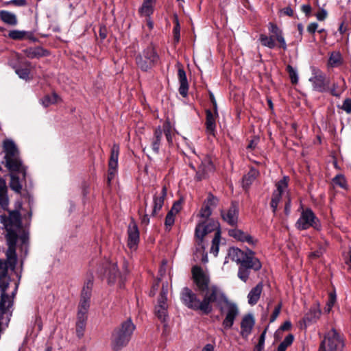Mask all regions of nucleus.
<instances>
[{"label":"nucleus","mask_w":351,"mask_h":351,"mask_svg":"<svg viewBox=\"0 0 351 351\" xmlns=\"http://www.w3.org/2000/svg\"><path fill=\"white\" fill-rule=\"evenodd\" d=\"M3 146L5 152V167L12 173H21L25 178L26 167L20 158L19 152L14 141L7 139L3 141ZM10 187L17 193H20L22 189L19 178L13 173L10 174Z\"/></svg>","instance_id":"nucleus-1"},{"label":"nucleus","mask_w":351,"mask_h":351,"mask_svg":"<svg viewBox=\"0 0 351 351\" xmlns=\"http://www.w3.org/2000/svg\"><path fill=\"white\" fill-rule=\"evenodd\" d=\"M3 223L7 231L5 237L8 246L5 254L10 265L14 266L16 261V244L21 225L19 212L16 210L10 212L8 217L3 218Z\"/></svg>","instance_id":"nucleus-2"},{"label":"nucleus","mask_w":351,"mask_h":351,"mask_svg":"<svg viewBox=\"0 0 351 351\" xmlns=\"http://www.w3.org/2000/svg\"><path fill=\"white\" fill-rule=\"evenodd\" d=\"M136 326L130 318L127 319L115 328L111 335V347L119 351L125 347L132 339Z\"/></svg>","instance_id":"nucleus-3"},{"label":"nucleus","mask_w":351,"mask_h":351,"mask_svg":"<svg viewBox=\"0 0 351 351\" xmlns=\"http://www.w3.org/2000/svg\"><path fill=\"white\" fill-rule=\"evenodd\" d=\"M218 230L220 231L219 223L213 220L200 222L195 228V237L198 239L197 245L199 246L198 248H197L195 254L197 256V253H199L202 255V261L204 263L208 261V257L207 254L204 252L205 247L204 245L203 238L207 234L212 232H215V233Z\"/></svg>","instance_id":"nucleus-4"},{"label":"nucleus","mask_w":351,"mask_h":351,"mask_svg":"<svg viewBox=\"0 0 351 351\" xmlns=\"http://www.w3.org/2000/svg\"><path fill=\"white\" fill-rule=\"evenodd\" d=\"M204 293L202 307V313L206 315L209 314L213 311L211 303L216 302L219 306L227 299L224 293L216 285L208 287Z\"/></svg>","instance_id":"nucleus-5"},{"label":"nucleus","mask_w":351,"mask_h":351,"mask_svg":"<svg viewBox=\"0 0 351 351\" xmlns=\"http://www.w3.org/2000/svg\"><path fill=\"white\" fill-rule=\"evenodd\" d=\"M344 341L342 335L332 328L324 336L318 351H342Z\"/></svg>","instance_id":"nucleus-6"},{"label":"nucleus","mask_w":351,"mask_h":351,"mask_svg":"<svg viewBox=\"0 0 351 351\" xmlns=\"http://www.w3.org/2000/svg\"><path fill=\"white\" fill-rule=\"evenodd\" d=\"M221 314L225 315L222 325L225 329L230 328L234 322L235 318L239 313L236 304L230 302L228 298L219 306Z\"/></svg>","instance_id":"nucleus-7"},{"label":"nucleus","mask_w":351,"mask_h":351,"mask_svg":"<svg viewBox=\"0 0 351 351\" xmlns=\"http://www.w3.org/2000/svg\"><path fill=\"white\" fill-rule=\"evenodd\" d=\"M93 287V278L92 276H90L86 280L83 286L78 306L77 315L87 316L86 315L90 307V300L91 297Z\"/></svg>","instance_id":"nucleus-8"},{"label":"nucleus","mask_w":351,"mask_h":351,"mask_svg":"<svg viewBox=\"0 0 351 351\" xmlns=\"http://www.w3.org/2000/svg\"><path fill=\"white\" fill-rule=\"evenodd\" d=\"M158 59L155 49L152 47H149L136 58V62L142 71H146L151 69Z\"/></svg>","instance_id":"nucleus-9"},{"label":"nucleus","mask_w":351,"mask_h":351,"mask_svg":"<svg viewBox=\"0 0 351 351\" xmlns=\"http://www.w3.org/2000/svg\"><path fill=\"white\" fill-rule=\"evenodd\" d=\"M296 227L300 230H306L310 227L318 229L319 227V221L313 212L307 208L302 210L300 218L296 222Z\"/></svg>","instance_id":"nucleus-10"},{"label":"nucleus","mask_w":351,"mask_h":351,"mask_svg":"<svg viewBox=\"0 0 351 351\" xmlns=\"http://www.w3.org/2000/svg\"><path fill=\"white\" fill-rule=\"evenodd\" d=\"M309 82L315 91L324 93L328 90L329 82L325 74L317 69H312V76L309 78Z\"/></svg>","instance_id":"nucleus-11"},{"label":"nucleus","mask_w":351,"mask_h":351,"mask_svg":"<svg viewBox=\"0 0 351 351\" xmlns=\"http://www.w3.org/2000/svg\"><path fill=\"white\" fill-rule=\"evenodd\" d=\"M200 163L196 171L195 179L198 181L206 179L214 172L215 167L210 158L208 156H202L199 157Z\"/></svg>","instance_id":"nucleus-12"},{"label":"nucleus","mask_w":351,"mask_h":351,"mask_svg":"<svg viewBox=\"0 0 351 351\" xmlns=\"http://www.w3.org/2000/svg\"><path fill=\"white\" fill-rule=\"evenodd\" d=\"M181 300L189 308L202 312V301L190 289L185 287L181 293Z\"/></svg>","instance_id":"nucleus-13"},{"label":"nucleus","mask_w":351,"mask_h":351,"mask_svg":"<svg viewBox=\"0 0 351 351\" xmlns=\"http://www.w3.org/2000/svg\"><path fill=\"white\" fill-rule=\"evenodd\" d=\"M192 274L198 290L201 292H204L206 289L210 287V278L208 274L200 267L197 265L192 268Z\"/></svg>","instance_id":"nucleus-14"},{"label":"nucleus","mask_w":351,"mask_h":351,"mask_svg":"<svg viewBox=\"0 0 351 351\" xmlns=\"http://www.w3.org/2000/svg\"><path fill=\"white\" fill-rule=\"evenodd\" d=\"M119 154V145L114 144L111 148L110 157L108 162V182L110 183L111 180L114 178L117 173V169L118 167V158Z\"/></svg>","instance_id":"nucleus-15"},{"label":"nucleus","mask_w":351,"mask_h":351,"mask_svg":"<svg viewBox=\"0 0 351 351\" xmlns=\"http://www.w3.org/2000/svg\"><path fill=\"white\" fill-rule=\"evenodd\" d=\"M6 258H8L7 256ZM16 263H17V261ZM16 265V263L14 266H12L8 258L6 261L0 260V289H8L10 280L8 275V267L14 270Z\"/></svg>","instance_id":"nucleus-16"},{"label":"nucleus","mask_w":351,"mask_h":351,"mask_svg":"<svg viewBox=\"0 0 351 351\" xmlns=\"http://www.w3.org/2000/svg\"><path fill=\"white\" fill-rule=\"evenodd\" d=\"M1 289V299H0V320H2L4 315L6 316L11 315L10 309L13 304V299L5 291L7 289Z\"/></svg>","instance_id":"nucleus-17"},{"label":"nucleus","mask_w":351,"mask_h":351,"mask_svg":"<svg viewBox=\"0 0 351 351\" xmlns=\"http://www.w3.org/2000/svg\"><path fill=\"white\" fill-rule=\"evenodd\" d=\"M128 245L131 250L136 248L139 242V231L136 222L132 219L128 227Z\"/></svg>","instance_id":"nucleus-18"},{"label":"nucleus","mask_w":351,"mask_h":351,"mask_svg":"<svg viewBox=\"0 0 351 351\" xmlns=\"http://www.w3.org/2000/svg\"><path fill=\"white\" fill-rule=\"evenodd\" d=\"M221 217L223 219L231 226L237 225L239 217V208L236 203H232L230 207L227 210H221Z\"/></svg>","instance_id":"nucleus-19"},{"label":"nucleus","mask_w":351,"mask_h":351,"mask_svg":"<svg viewBox=\"0 0 351 351\" xmlns=\"http://www.w3.org/2000/svg\"><path fill=\"white\" fill-rule=\"evenodd\" d=\"M321 314L322 311L319 307V304L318 303L315 304L305 314L302 321L306 326L311 323L316 322L319 319Z\"/></svg>","instance_id":"nucleus-20"},{"label":"nucleus","mask_w":351,"mask_h":351,"mask_svg":"<svg viewBox=\"0 0 351 351\" xmlns=\"http://www.w3.org/2000/svg\"><path fill=\"white\" fill-rule=\"evenodd\" d=\"M255 320L252 314L245 315L241 322V335L243 337H247L252 332L254 326Z\"/></svg>","instance_id":"nucleus-21"},{"label":"nucleus","mask_w":351,"mask_h":351,"mask_svg":"<svg viewBox=\"0 0 351 351\" xmlns=\"http://www.w3.org/2000/svg\"><path fill=\"white\" fill-rule=\"evenodd\" d=\"M178 77L180 83L179 93L185 97L187 96L189 90V84L186 78V72L182 66L179 64L178 69Z\"/></svg>","instance_id":"nucleus-22"},{"label":"nucleus","mask_w":351,"mask_h":351,"mask_svg":"<svg viewBox=\"0 0 351 351\" xmlns=\"http://www.w3.org/2000/svg\"><path fill=\"white\" fill-rule=\"evenodd\" d=\"M167 196V188L163 186L159 194L156 193L154 195V206L152 213V216H155L162 208L165 199Z\"/></svg>","instance_id":"nucleus-23"},{"label":"nucleus","mask_w":351,"mask_h":351,"mask_svg":"<svg viewBox=\"0 0 351 351\" xmlns=\"http://www.w3.org/2000/svg\"><path fill=\"white\" fill-rule=\"evenodd\" d=\"M269 31L272 34V38L275 37L279 43L280 47L284 50L287 49V44L283 36L282 31L274 23H269L268 25Z\"/></svg>","instance_id":"nucleus-24"},{"label":"nucleus","mask_w":351,"mask_h":351,"mask_svg":"<svg viewBox=\"0 0 351 351\" xmlns=\"http://www.w3.org/2000/svg\"><path fill=\"white\" fill-rule=\"evenodd\" d=\"M229 235L238 241L246 242L252 245L256 243L252 237L239 229L230 230Z\"/></svg>","instance_id":"nucleus-25"},{"label":"nucleus","mask_w":351,"mask_h":351,"mask_svg":"<svg viewBox=\"0 0 351 351\" xmlns=\"http://www.w3.org/2000/svg\"><path fill=\"white\" fill-rule=\"evenodd\" d=\"M206 133L208 135L215 136V129H216V114H217V111H215V114L212 112L210 110H207L206 111Z\"/></svg>","instance_id":"nucleus-26"},{"label":"nucleus","mask_w":351,"mask_h":351,"mask_svg":"<svg viewBox=\"0 0 351 351\" xmlns=\"http://www.w3.org/2000/svg\"><path fill=\"white\" fill-rule=\"evenodd\" d=\"M241 265H245V267L250 269H252L255 271L260 269L261 267L259 260L254 257V253L252 251H250L249 253L246 254Z\"/></svg>","instance_id":"nucleus-27"},{"label":"nucleus","mask_w":351,"mask_h":351,"mask_svg":"<svg viewBox=\"0 0 351 351\" xmlns=\"http://www.w3.org/2000/svg\"><path fill=\"white\" fill-rule=\"evenodd\" d=\"M263 288V283L259 282L250 290L247 295V302L249 304L254 306L258 302L262 293Z\"/></svg>","instance_id":"nucleus-28"},{"label":"nucleus","mask_w":351,"mask_h":351,"mask_svg":"<svg viewBox=\"0 0 351 351\" xmlns=\"http://www.w3.org/2000/svg\"><path fill=\"white\" fill-rule=\"evenodd\" d=\"M24 54L29 58H40L48 55V51L43 47H29L23 50Z\"/></svg>","instance_id":"nucleus-29"},{"label":"nucleus","mask_w":351,"mask_h":351,"mask_svg":"<svg viewBox=\"0 0 351 351\" xmlns=\"http://www.w3.org/2000/svg\"><path fill=\"white\" fill-rule=\"evenodd\" d=\"M106 275L108 278V282L109 284H114L119 280L121 282H123L122 277L120 276L117 269V265L115 263H110L106 271Z\"/></svg>","instance_id":"nucleus-30"},{"label":"nucleus","mask_w":351,"mask_h":351,"mask_svg":"<svg viewBox=\"0 0 351 351\" xmlns=\"http://www.w3.org/2000/svg\"><path fill=\"white\" fill-rule=\"evenodd\" d=\"M155 313L160 321H165L166 317L167 316V300H163V299L158 300V304L155 308Z\"/></svg>","instance_id":"nucleus-31"},{"label":"nucleus","mask_w":351,"mask_h":351,"mask_svg":"<svg viewBox=\"0 0 351 351\" xmlns=\"http://www.w3.org/2000/svg\"><path fill=\"white\" fill-rule=\"evenodd\" d=\"M8 189L5 181L0 180V206L3 209H7L9 204L8 197Z\"/></svg>","instance_id":"nucleus-32"},{"label":"nucleus","mask_w":351,"mask_h":351,"mask_svg":"<svg viewBox=\"0 0 351 351\" xmlns=\"http://www.w3.org/2000/svg\"><path fill=\"white\" fill-rule=\"evenodd\" d=\"M162 138V131L161 128L158 127L155 130L154 136L151 139V147L154 152L156 154L159 152Z\"/></svg>","instance_id":"nucleus-33"},{"label":"nucleus","mask_w":351,"mask_h":351,"mask_svg":"<svg viewBox=\"0 0 351 351\" xmlns=\"http://www.w3.org/2000/svg\"><path fill=\"white\" fill-rule=\"evenodd\" d=\"M156 0H143L142 6L139 8V13L142 16H149L154 11Z\"/></svg>","instance_id":"nucleus-34"},{"label":"nucleus","mask_w":351,"mask_h":351,"mask_svg":"<svg viewBox=\"0 0 351 351\" xmlns=\"http://www.w3.org/2000/svg\"><path fill=\"white\" fill-rule=\"evenodd\" d=\"M0 19L6 24L10 25H16L17 24L16 16L10 12L1 10L0 12Z\"/></svg>","instance_id":"nucleus-35"},{"label":"nucleus","mask_w":351,"mask_h":351,"mask_svg":"<svg viewBox=\"0 0 351 351\" xmlns=\"http://www.w3.org/2000/svg\"><path fill=\"white\" fill-rule=\"evenodd\" d=\"M289 181V178L288 176H284L282 179L276 183V190L274 191L282 195L287 193Z\"/></svg>","instance_id":"nucleus-36"},{"label":"nucleus","mask_w":351,"mask_h":351,"mask_svg":"<svg viewBox=\"0 0 351 351\" xmlns=\"http://www.w3.org/2000/svg\"><path fill=\"white\" fill-rule=\"evenodd\" d=\"M343 63V58L340 52L333 51L328 59V64L332 67H337Z\"/></svg>","instance_id":"nucleus-37"},{"label":"nucleus","mask_w":351,"mask_h":351,"mask_svg":"<svg viewBox=\"0 0 351 351\" xmlns=\"http://www.w3.org/2000/svg\"><path fill=\"white\" fill-rule=\"evenodd\" d=\"M247 254L244 253L242 250H241L239 248H231L229 251V256L234 261L237 263H241L243 262L245 256Z\"/></svg>","instance_id":"nucleus-38"},{"label":"nucleus","mask_w":351,"mask_h":351,"mask_svg":"<svg viewBox=\"0 0 351 351\" xmlns=\"http://www.w3.org/2000/svg\"><path fill=\"white\" fill-rule=\"evenodd\" d=\"M221 239V232L217 231L215 233V236L212 239V245L210 247V252L217 256L219 252V247Z\"/></svg>","instance_id":"nucleus-39"},{"label":"nucleus","mask_w":351,"mask_h":351,"mask_svg":"<svg viewBox=\"0 0 351 351\" xmlns=\"http://www.w3.org/2000/svg\"><path fill=\"white\" fill-rule=\"evenodd\" d=\"M259 40L262 45L267 47L269 49H274L276 46V43L272 36H267L265 34H261Z\"/></svg>","instance_id":"nucleus-40"},{"label":"nucleus","mask_w":351,"mask_h":351,"mask_svg":"<svg viewBox=\"0 0 351 351\" xmlns=\"http://www.w3.org/2000/svg\"><path fill=\"white\" fill-rule=\"evenodd\" d=\"M258 172L255 169H251L247 174H246L243 178V185L244 187L249 186L253 180H255L257 176Z\"/></svg>","instance_id":"nucleus-41"},{"label":"nucleus","mask_w":351,"mask_h":351,"mask_svg":"<svg viewBox=\"0 0 351 351\" xmlns=\"http://www.w3.org/2000/svg\"><path fill=\"white\" fill-rule=\"evenodd\" d=\"M337 297L336 293L335 292H331L329 293L328 300L326 302V304L324 307V312L326 313H329L332 310L336 302Z\"/></svg>","instance_id":"nucleus-42"},{"label":"nucleus","mask_w":351,"mask_h":351,"mask_svg":"<svg viewBox=\"0 0 351 351\" xmlns=\"http://www.w3.org/2000/svg\"><path fill=\"white\" fill-rule=\"evenodd\" d=\"M87 319V316H80L77 315V321L76 324V331L78 336L82 335L84 329L85 328V324Z\"/></svg>","instance_id":"nucleus-43"},{"label":"nucleus","mask_w":351,"mask_h":351,"mask_svg":"<svg viewBox=\"0 0 351 351\" xmlns=\"http://www.w3.org/2000/svg\"><path fill=\"white\" fill-rule=\"evenodd\" d=\"M58 101V95L56 93L51 95H47L41 99V104L47 107L51 104L56 103Z\"/></svg>","instance_id":"nucleus-44"},{"label":"nucleus","mask_w":351,"mask_h":351,"mask_svg":"<svg viewBox=\"0 0 351 351\" xmlns=\"http://www.w3.org/2000/svg\"><path fill=\"white\" fill-rule=\"evenodd\" d=\"M29 33L25 31L22 30H11L10 31L8 36L10 38L13 40H22Z\"/></svg>","instance_id":"nucleus-45"},{"label":"nucleus","mask_w":351,"mask_h":351,"mask_svg":"<svg viewBox=\"0 0 351 351\" xmlns=\"http://www.w3.org/2000/svg\"><path fill=\"white\" fill-rule=\"evenodd\" d=\"M249 275L250 269L241 264L239 268L238 277L243 282H246L248 279Z\"/></svg>","instance_id":"nucleus-46"},{"label":"nucleus","mask_w":351,"mask_h":351,"mask_svg":"<svg viewBox=\"0 0 351 351\" xmlns=\"http://www.w3.org/2000/svg\"><path fill=\"white\" fill-rule=\"evenodd\" d=\"M333 184L338 186L341 189H346L347 182L346 178L342 175H337L332 179Z\"/></svg>","instance_id":"nucleus-47"},{"label":"nucleus","mask_w":351,"mask_h":351,"mask_svg":"<svg viewBox=\"0 0 351 351\" xmlns=\"http://www.w3.org/2000/svg\"><path fill=\"white\" fill-rule=\"evenodd\" d=\"M282 196V195L274 191L271 201V207L272 208L274 213H276L278 205L281 200Z\"/></svg>","instance_id":"nucleus-48"},{"label":"nucleus","mask_w":351,"mask_h":351,"mask_svg":"<svg viewBox=\"0 0 351 351\" xmlns=\"http://www.w3.org/2000/svg\"><path fill=\"white\" fill-rule=\"evenodd\" d=\"M287 70L289 73V77L291 78V82L293 84H296L298 82V76L297 71L293 69L291 65H288L287 67Z\"/></svg>","instance_id":"nucleus-49"},{"label":"nucleus","mask_w":351,"mask_h":351,"mask_svg":"<svg viewBox=\"0 0 351 351\" xmlns=\"http://www.w3.org/2000/svg\"><path fill=\"white\" fill-rule=\"evenodd\" d=\"M175 217H176V215H174L170 212H168V213L166 216V218H165V225L167 229H168V230L171 229V226L174 223Z\"/></svg>","instance_id":"nucleus-50"},{"label":"nucleus","mask_w":351,"mask_h":351,"mask_svg":"<svg viewBox=\"0 0 351 351\" xmlns=\"http://www.w3.org/2000/svg\"><path fill=\"white\" fill-rule=\"evenodd\" d=\"M16 73L20 78L27 80L29 79L30 71L28 69L19 68L16 69Z\"/></svg>","instance_id":"nucleus-51"},{"label":"nucleus","mask_w":351,"mask_h":351,"mask_svg":"<svg viewBox=\"0 0 351 351\" xmlns=\"http://www.w3.org/2000/svg\"><path fill=\"white\" fill-rule=\"evenodd\" d=\"M212 213V209L209 207V205H204L200 210L199 215L201 217L207 219Z\"/></svg>","instance_id":"nucleus-52"},{"label":"nucleus","mask_w":351,"mask_h":351,"mask_svg":"<svg viewBox=\"0 0 351 351\" xmlns=\"http://www.w3.org/2000/svg\"><path fill=\"white\" fill-rule=\"evenodd\" d=\"M266 331L265 330L260 336L258 343L256 346L254 351H262L264 348Z\"/></svg>","instance_id":"nucleus-53"},{"label":"nucleus","mask_w":351,"mask_h":351,"mask_svg":"<svg viewBox=\"0 0 351 351\" xmlns=\"http://www.w3.org/2000/svg\"><path fill=\"white\" fill-rule=\"evenodd\" d=\"M218 203V199L213 196L212 194H209L206 201L204 202L205 205H209V207H215Z\"/></svg>","instance_id":"nucleus-54"},{"label":"nucleus","mask_w":351,"mask_h":351,"mask_svg":"<svg viewBox=\"0 0 351 351\" xmlns=\"http://www.w3.org/2000/svg\"><path fill=\"white\" fill-rule=\"evenodd\" d=\"M181 209H182V202L177 201L173 204L171 210L169 212L176 215L181 210Z\"/></svg>","instance_id":"nucleus-55"},{"label":"nucleus","mask_w":351,"mask_h":351,"mask_svg":"<svg viewBox=\"0 0 351 351\" xmlns=\"http://www.w3.org/2000/svg\"><path fill=\"white\" fill-rule=\"evenodd\" d=\"M341 109H343L348 114L351 113V99H346L342 104Z\"/></svg>","instance_id":"nucleus-56"},{"label":"nucleus","mask_w":351,"mask_h":351,"mask_svg":"<svg viewBox=\"0 0 351 351\" xmlns=\"http://www.w3.org/2000/svg\"><path fill=\"white\" fill-rule=\"evenodd\" d=\"M180 24H179L178 20H176V25L173 27V37H174V40L176 43H178L180 40Z\"/></svg>","instance_id":"nucleus-57"},{"label":"nucleus","mask_w":351,"mask_h":351,"mask_svg":"<svg viewBox=\"0 0 351 351\" xmlns=\"http://www.w3.org/2000/svg\"><path fill=\"white\" fill-rule=\"evenodd\" d=\"M168 292V284L166 282L165 284H162V290L160 292V295L158 299H163V300H167V295Z\"/></svg>","instance_id":"nucleus-58"},{"label":"nucleus","mask_w":351,"mask_h":351,"mask_svg":"<svg viewBox=\"0 0 351 351\" xmlns=\"http://www.w3.org/2000/svg\"><path fill=\"white\" fill-rule=\"evenodd\" d=\"M280 308H281L280 305H278L277 306H276V308H274V310L272 313V315H271L270 322H273L276 319V318L278 317V316L280 314Z\"/></svg>","instance_id":"nucleus-59"},{"label":"nucleus","mask_w":351,"mask_h":351,"mask_svg":"<svg viewBox=\"0 0 351 351\" xmlns=\"http://www.w3.org/2000/svg\"><path fill=\"white\" fill-rule=\"evenodd\" d=\"M293 339H294L293 336L290 334V335H287L283 341L281 342L280 343L283 344L286 348H287L288 346H289L293 343Z\"/></svg>","instance_id":"nucleus-60"},{"label":"nucleus","mask_w":351,"mask_h":351,"mask_svg":"<svg viewBox=\"0 0 351 351\" xmlns=\"http://www.w3.org/2000/svg\"><path fill=\"white\" fill-rule=\"evenodd\" d=\"M293 339H294L293 336L290 334V335H287L283 341L281 342L280 343L283 344L286 348H287L288 346H289L293 343Z\"/></svg>","instance_id":"nucleus-61"},{"label":"nucleus","mask_w":351,"mask_h":351,"mask_svg":"<svg viewBox=\"0 0 351 351\" xmlns=\"http://www.w3.org/2000/svg\"><path fill=\"white\" fill-rule=\"evenodd\" d=\"M317 27H318V24L316 23H312L311 24L308 25V27H307V30L310 32V33H315V31L317 30Z\"/></svg>","instance_id":"nucleus-62"},{"label":"nucleus","mask_w":351,"mask_h":351,"mask_svg":"<svg viewBox=\"0 0 351 351\" xmlns=\"http://www.w3.org/2000/svg\"><path fill=\"white\" fill-rule=\"evenodd\" d=\"M327 16V12L324 10H322L321 12H318L316 14V17L319 21H323L326 19Z\"/></svg>","instance_id":"nucleus-63"},{"label":"nucleus","mask_w":351,"mask_h":351,"mask_svg":"<svg viewBox=\"0 0 351 351\" xmlns=\"http://www.w3.org/2000/svg\"><path fill=\"white\" fill-rule=\"evenodd\" d=\"M324 251V250L323 248H320L318 250L312 252L311 256L313 258L319 257L323 254Z\"/></svg>","instance_id":"nucleus-64"}]
</instances>
